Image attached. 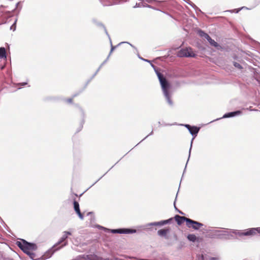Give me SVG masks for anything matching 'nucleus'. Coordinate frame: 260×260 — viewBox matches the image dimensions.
I'll return each instance as SVG.
<instances>
[{
  "mask_svg": "<svg viewBox=\"0 0 260 260\" xmlns=\"http://www.w3.org/2000/svg\"><path fill=\"white\" fill-rule=\"evenodd\" d=\"M68 238V236L65 234L62 236L60 241L56 244V246L61 244L62 242H64L67 238Z\"/></svg>",
  "mask_w": 260,
  "mask_h": 260,
  "instance_id": "nucleus-17",
  "label": "nucleus"
},
{
  "mask_svg": "<svg viewBox=\"0 0 260 260\" xmlns=\"http://www.w3.org/2000/svg\"><path fill=\"white\" fill-rule=\"evenodd\" d=\"M172 220V218H170V219H168V220H165L161 221L162 225L169 223L170 221L171 220Z\"/></svg>",
  "mask_w": 260,
  "mask_h": 260,
  "instance_id": "nucleus-18",
  "label": "nucleus"
},
{
  "mask_svg": "<svg viewBox=\"0 0 260 260\" xmlns=\"http://www.w3.org/2000/svg\"><path fill=\"white\" fill-rule=\"evenodd\" d=\"M112 232L113 233L129 234L135 233L136 232V230L131 229H117L113 230Z\"/></svg>",
  "mask_w": 260,
  "mask_h": 260,
  "instance_id": "nucleus-7",
  "label": "nucleus"
},
{
  "mask_svg": "<svg viewBox=\"0 0 260 260\" xmlns=\"http://www.w3.org/2000/svg\"><path fill=\"white\" fill-rule=\"evenodd\" d=\"M16 245L24 253L28 255H30L31 252L37 248V246L35 244L28 243L24 240H22V241H17Z\"/></svg>",
  "mask_w": 260,
  "mask_h": 260,
  "instance_id": "nucleus-1",
  "label": "nucleus"
},
{
  "mask_svg": "<svg viewBox=\"0 0 260 260\" xmlns=\"http://www.w3.org/2000/svg\"><path fill=\"white\" fill-rule=\"evenodd\" d=\"M73 98H69V99H67V102L69 103H73Z\"/></svg>",
  "mask_w": 260,
  "mask_h": 260,
  "instance_id": "nucleus-23",
  "label": "nucleus"
},
{
  "mask_svg": "<svg viewBox=\"0 0 260 260\" xmlns=\"http://www.w3.org/2000/svg\"><path fill=\"white\" fill-rule=\"evenodd\" d=\"M6 50L4 47L0 48V58L6 57Z\"/></svg>",
  "mask_w": 260,
  "mask_h": 260,
  "instance_id": "nucleus-13",
  "label": "nucleus"
},
{
  "mask_svg": "<svg viewBox=\"0 0 260 260\" xmlns=\"http://www.w3.org/2000/svg\"><path fill=\"white\" fill-rule=\"evenodd\" d=\"M159 1L163 2L165 1V0H159Z\"/></svg>",
  "mask_w": 260,
  "mask_h": 260,
  "instance_id": "nucleus-28",
  "label": "nucleus"
},
{
  "mask_svg": "<svg viewBox=\"0 0 260 260\" xmlns=\"http://www.w3.org/2000/svg\"><path fill=\"white\" fill-rule=\"evenodd\" d=\"M170 229L169 228L161 229L157 231V234L159 236L161 237H164L166 238H168V237H167V234L170 232Z\"/></svg>",
  "mask_w": 260,
  "mask_h": 260,
  "instance_id": "nucleus-10",
  "label": "nucleus"
},
{
  "mask_svg": "<svg viewBox=\"0 0 260 260\" xmlns=\"http://www.w3.org/2000/svg\"><path fill=\"white\" fill-rule=\"evenodd\" d=\"M177 55L180 57H193L196 54L190 47L182 48L178 51Z\"/></svg>",
  "mask_w": 260,
  "mask_h": 260,
  "instance_id": "nucleus-2",
  "label": "nucleus"
},
{
  "mask_svg": "<svg viewBox=\"0 0 260 260\" xmlns=\"http://www.w3.org/2000/svg\"><path fill=\"white\" fill-rule=\"evenodd\" d=\"M153 225H162L161 221L159 222H156L153 223Z\"/></svg>",
  "mask_w": 260,
  "mask_h": 260,
  "instance_id": "nucleus-21",
  "label": "nucleus"
},
{
  "mask_svg": "<svg viewBox=\"0 0 260 260\" xmlns=\"http://www.w3.org/2000/svg\"><path fill=\"white\" fill-rule=\"evenodd\" d=\"M198 34L200 35V36L203 37L205 36L206 33L204 32L203 31L200 30L198 31Z\"/></svg>",
  "mask_w": 260,
  "mask_h": 260,
  "instance_id": "nucleus-20",
  "label": "nucleus"
},
{
  "mask_svg": "<svg viewBox=\"0 0 260 260\" xmlns=\"http://www.w3.org/2000/svg\"><path fill=\"white\" fill-rule=\"evenodd\" d=\"M203 226V224L197 221L191 220L189 218L187 220V226L192 228L194 230H198Z\"/></svg>",
  "mask_w": 260,
  "mask_h": 260,
  "instance_id": "nucleus-4",
  "label": "nucleus"
},
{
  "mask_svg": "<svg viewBox=\"0 0 260 260\" xmlns=\"http://www.w3.org/2000/svg\"><path fill=\"white\" fill-rule=\"evenodd\" d=\"M187 239L192 242H195L197 240V237L194 234H189L187 236Z\"/></svg>",
  "mask_w": 260,
  "mask_h": 260,
  "instance_id": "nucleus-15",
  "label": "nucleus"
},
{
  "mask_svg": "<svg viewBox=\"0 0 260 260\" xmlns=\"http://www.w3.org/2000/svg\"><path fill=\"white\" fill-rule=\"evenodd\" d=\"M185 127L188 129L189 132L192 135H196L200 130V128L197 126H192L189 124H186Z\"/></svg>",
  "mask_w": 260,
  "mask_h": 260,
  "instance_id": "nucleus-9",
  "label": "nucleus"
},
{
  "mask_svg": "<svg viewBox=\"0 0 260 260\" xmlns=\"http://www.w3.org/2000/svg\"><path fill=\"white\" fill-rule=\"evenodd\" d=\"M74 208L75 212L78 215L80 218L83 219L84 218V216L80 211L79 203L76 201H74Z\"/></svg>",
  "mask_w": 260,
  "mask_h": 260,
  "instance_id": "nucleus-8",
  "label": "nucleus"
},
{
  "mask_svg": "<svg viewBox=\"0 0 260 260\" xmlns=\"http://www.w3.org/2000/svg\"><path fill=\"white\" fill-rule=\"evenodd\" d=\"M158 77L160 83L164 93L169 92L170 85L166 79L161 74H158Z\"/></svg>",
  "mask_w": 260,
  "mask_h": 260,
  "instance_id": "nucleus-3",
  "label": "nucleus"
},
{
  "mask_svg": "<svg viewBox=\"0 0 260 260\" xmlns=\"http://www.w3.org/2000/svg\"><path fill=\"white\" fill-rule=\"evenodd\" d=\"M87 260H100V258L94 255H87Z\"/></svg>",
  "mask_w": 260,
  "mask_h": 260,
  "instance_id": "nucleus-16",
  "label": "nucleus"
},
{
  "mask_svg": "<svg viewBox=\"0 0 260 260\" xmlns=\"http://www.w3.org/2000/svg\"><path fill=\"white\" fill-rule=\"evenodd\" d=\"M257 233H260V228H251L247 230L242 233L244 236H253Z\"/></svg>",
  "mask_w": 260,
  "mask_h": 260,
  "instance_id": "nucleus-5",
  "label": "nucleus"
},
{
  "mask_svg": "<svg viewBox=\"0 0 260 260\" xmlns=\"http://www.w3.org/2000/svg\"><path fill=\"white\" fill-rule=\"evenodd\" d=\"M211 260H216V259H217V258H215V257H212V258H211Z\"/></svg>",
  "mask_w": 260,
  "mask_h": 260,
  "instance_id": "nucleus-27",
  "label": "nucleus"
},
{
  "mask_svg": "<svg viewBox=\"0 0 260 260\" xmlns=\"http://www.w3.org/2000/svg\"><path fill=\"white\" fill-rule=\"evenodd\" d=\"M234 65L237 68H238V69H240L242 68V66L239 63H237L236 62H234Z\"/></svg>",
  "mask_w": 260,
  "mask_h": 260,
  "instance_id": "nucleus-19",
  "label": "nucleus"
},
{
  "mask_svg": "<svg viewBox=\"0 0 260 260\" xmlns=\"http://www.w3.org/2000/svg\"><path fill=\"white\" fill-rule=\"evenodd\" d=\"M240 113H241V112L239 111L228 113L225 114L224 115L223 117L226 118V117H233V116H235V115H237L238 114H240Z\"/></svg>",
  "mask_w": 260,
  "mask_h": 260,
  "instance_id": "nucleus-12",
  "label": "nucleus"
},
{
  "mask_svg": "<svg viewBox=\"0 0 260 260\" xmlns=\"http://www.w3.org/2000/svg\"><path fill=\"white\" fill-rule=\"evenodd\" d=\"M64 234H65L66 235L68 236V235H71V233L69 232H64Z\"/></svg>",
  "mask_w": 260,
  "mask_h": 260,
  "instance_id": "nucleus-24",
  "label": "nucleus"
},
{
  "mask_svg": "<svg viewBox=\"0 0 260 260\" xmlns=\"http://www.w3.org/2000/svg\"><path fill=\"white\" fill-rule=\"evenodd\" d=\"M174 219L178 225H181L184 221L186 222V224L187 225V220L188 219V218L187 217L184 216H181L178 215H175Z\"/></svg>",
  "mask_w": 260,
  "mask_h": 260,
  "instance_id": "nucleus-6",
  "label": "nucleus"
},
{
  "mask_svg": "<svg viewBox=\"0 0 260 260\" xmlns=\"http://www.w3.org/2000/svg\"><path fill=\"white\" fill-rule=\"evenodd\" d=\"M67 242H64V243H63V244H62L61 245V246H60V247H63V246H64L66 245H67Z\"/></svg>",
  "mask_w": 260,
  "mask_h": 260,
  "instance_id": "nucleus-25",
  "label": "nucleus"
},
{
  "mask_svg": "<svg viewBox=\"0 0 260 260\" xmlns=\"http://www.w3.org/2000/svg\"><path fill=\"white\" fill-rule=\"evenodd\" d=\"M164 94L168 103L170 105H172L173 104V102L171 99V95L170 94V93L168 92L167 93H165Z\"/></svg>",
  "mask_w": 260,
  "mask_h": 260,
  "instance_id": "nucleus-14",
  "label": "nucleus"
},
{
  "mask_svg": "<svg viewBox=\"0 0 260 260\" xmlns=\"http://www.w3.org/2000/svg\"><path fill=\"white\" fill-rule=\"evenodd\" d=\"M203 37H204L205 38H206L208 41L211 39V38L206 33L205 36H204Z\"/></svg>",
  "mask_w": 260,
  "mask_h": 260,
  "instance_id": "nucleus-22",
  "label": "nucleus"
},
{
  "mask_svg": "<svg viewBox=\"0 0 260 260\" xmlns=\"http://www.w3.org/2000/svg\"><path fill=\"white\" fill-rule=\"evenodd\" d=\"M115 48V47H112V48H111V52L113 51V50Z\"/></svg>",
  "mask_w": 260,
  "mask_h": 260,
  "instance_id": "nucleus-26",
  "label": "nucleus"
},
{
  "mask_svg": "<svg viewBox=\"0 0 260 260\" xmlns=\"http://www.w3.org/2000/svg\"><path fill=\"white\" fill-rule=\"evenodd\" d=\"M208 42H209L211 46L215 47L218 50L221 49L222 48V47L217 42H216L211 38L208 40Z\"/></svg>",
  "mask_w": 260,
  "mask_h": 260,
  "instance_id": "nucleus-11",
  "label": "nucleus"
}]
</instances>
